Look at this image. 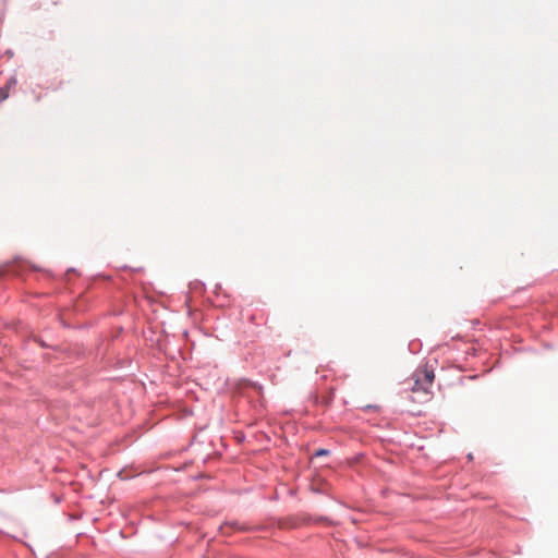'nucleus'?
Here are the masks:
<instances>
[{"label":"nucleus","mask_w":558,"mask_h":558,"mask_svg":"<svg viewBox=\"0 0 558 558\" xmlns=\"http://www.w3.org/2000/svg\"><path fill=\"white\" fill-rule=\"evenodd\" d=\"M435 378V374L433 369L424 367L423 369H418L414 373L413 379L414 384L412 387V391H424L427 392L428 388L432 386Z\"/></svg>","instance_id":"nucleus-1"},{"label":"nucleus","mask_w":558,"mask_h":558,"mask_svg":"<svg viewBox=\"0 0 558 558\" xmlns=\"http://www.w3.org/2000/svg\"><path fill=\"white\" fill-rule=\"evenodd\" d=\"M229 527H230V525L222 526V527H221V529H222V532H223L225 534H227V531H226V530H227V529H229Z\"/></svg>","instance_id":"nucleus-4"},{"label":"nucleus","mask_w":558,"mask_h":558,"mask_svg":"<svg viewBox=\"0 0 558 558\" xmlns=\"http://www.w3.org/2000/svg\"><path fill=\"white\" fill-rule=\"evenodd\" d=\"M0 98H1V100H4L8 98V92L3 88L0 90Z\"/></svg>","instance_id":"nucleus-3"},{"label":"nucleus","mask_w":558,"mask_h":558,"mask_svg":"<svg viewBox=\"0 0 558 558\" xmlns=\"http://www.w3.org/2000/svg\"><path fill=\"white\" fill-rule=\"evenodd\" d=\"M328 453H329V451H328V450H326V449H319V450H317V451H316L315 456H326V454H328Z\"/></svg>","instance_id":"nucleus-2"}]
</instances>
